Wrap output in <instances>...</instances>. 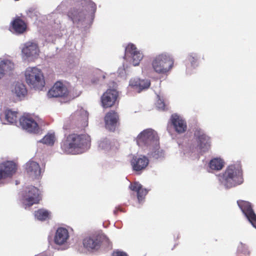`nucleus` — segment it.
I'll use <instances>...</instances> for the list:
<instances>
[{
    "label": "nucleus",
    "instance_id": "6",
    "mask_svg": "<svg viewBox=\"0 0 256 256\" xmlns=\"http://www.w3.org/2000/svg\"><path fill=\"white\" fill-rule=\"evenodd\" d=\"M109 239L104 234H94L86 237L83 240L84 247L88 250H98L102 244H109Z\"/></svg>",
    "mask_w": 256,
    "mask_h": 256
},
{
    "label": "nucleus",
    "instance_id": "2",
    "mask_svg": "<svg viewBox=\"0 0 256 256\" xmlns=\"http://www.w3.org/2000/svg\"><path fill=\"white\" fill-rule=\"evenodd\" d=\"M90 138L87 134H68L61 144V148L66 154H76L90 144Z\"/></svg>",
    "mask_w": 256,
    "mask_h": 256
},
{
    "label": "nucleus",
    "instance_id": "23",
    "mask_svg": "<svg viewBox=\"0 0 256 256\" xmlns=\"http://www.w3.org/2000/svg\"><path fill=\"white\" fill-rule=\"evenodd\" d=\"M150 85V81L148 80H140L138 78H134L131 79L130 82V86L136 88H138L140 90L148 88Z\"/></svg>",
    "mask_w": 256,
    "mask_h": 256
},
{
    "label": "nucleus",
    "instance_id": "15",
    "mask_svg": "<svg viewBox=\"0 0 256 256\" xmlns=\"http://www.w3.org/2000/svg\"><path fill=\"white\" fill-rule=\"evenodd\" d=\"M126 54L130 55L132 58V63L134 66L139 64L143 58L142 54L138 50L136 46L134 44H129L126 48Z\"/></svg>",
    "mask_w": 256,
    "mask_h": 256
},
{
    "label": "nucleus",
    "instance_id": "33",
    "mask_svg": "<svg viewBox=\"0 0 256 256\" xmlns=\"http://www.w3.org/2000/svg\"><path fill=\"white\" fill-rule=\"evenodd\" d=\"M54 142V136L52 134H48L42 140V142L48 145H52Z\"/></svg>",
    "mask_w": 256,
    "mask_h": 256
},
{
    "label": "nucleus",
    "instance_id": "38",
    "mask_svg": "<svg viewBox=\"0 0 256 256\" xmlns=\"http://www.w3.org/2000/svg\"><path fill=\"white\" fill-rule=\"evenodd\" d=\"M112 256H128V254L123 251L116 250L112 254Z\"/></svg>",
    "mask_w": 256,
    "mask_h": 256
},
{
    "label": "nucleus",
    "instance_id": "17",
    "mask_svg": "<svg viewBox=\"0 0 256 256\" xmlns=\"http://www.w3.org/2000/svg\"><path fill=\"white\" fill-rule=\"evenodd\" d=\"M40 50L36 44L28 42L24 44L22 50V54L27 58H36L39 54Z\"/></svg>",
    "mask_w": 256,
    "mask_h": 256
},
{
    "label": "nucleus",
    "instance_id": "31",
    "mask_svg": "<svg viewBox=\"0 0 256 256\" xmlns=\"http://www.w3.org/2000/svg\"><path fill=\"white\" fill-rule=\"evenodd\" d=\"M98 148L102 150H108L110 148V144L107 138H104L98 142Z\"/></svg>",
    "mask_w": 256,
    "mask_h": 256
},
{
    "label": "nucleus",
    "instance_id": "3",
    "mask_svg": "<svg viewBox=\"0 0 256 256\" xmlns=\"http://www.w3.org/2000/svg\"><path fill=\"white\" fill-rule=\"evenodd\" d=\"M137 144L154 150L159 148V138L157 132L152 129H146L142 132L136 137Z\"/></svg>",
    "mask_w": 256,
    "mask_h": 256
},
{
    "label": "nucleus",
    "instance_id": "27",
    "mask_svg": "<svg viewBox=\"0 0 256 256\" xmlns=\"http://www.w3.org/2000/svg\"><path fill=\"white\" fill-rule=\"evenodd\" d=\"M72 118H74L78 119L82 123H84V125H87L88 114L84 110H80L76 112L72 116Z\"/></svg>",
    "mask_w": 256,
    "mask_h": 256
},
{
    "label": "nucleus",
    "instance_id": "11",
    "mask_svg": "<svg viewBox=\"0 0 256 256\" xmlns=\"http://www.w3.org/2000/svg\"><path fill=\"white\" fill-rule=\"evenodd\" d=\"M20 123L22 128L28 132L37 133L39 131V126L36 121L30 115L22 116L20 118Z\"/></svg>",
    "mask_w": 256,
    "mask_h": 256
},
{
    "label": "nucleus",
    "instance_id": "24",
    "mask_svg": "<svg viewBox=\"0 0 256 256\" xmlns=\"http://www.w3.org/2000/svg\"><path fill=\"white\" fill-rule=\"evenodd\" d=\"M12 91L14 94L20 98L24 97L27 94L25 85L18 82L14 84Z\"/></svg>",
    "mask_w": 256,
    "mask_h": 256
},
{
    "label": "nucleus",
    "instance_id": "20",
    "mask_svg": "<svg viewBox=\"0 0 256 256\" xmlns=\"http://www.w3.org/2000/svg\"><path fill=\"white\" fill-rule=\"evenodd\" d=\"M69 238L68 230L64 228H59L56 230L54 236V242L58 245L65 244Z\"/></svg>",
    "mask_w": 256,
    "mask_h": 256
},
{
    "label": "nucleus",
    "instance_id": "21",
    "mask_svg": "<svg viewBox=\"0 0 256 256\" xmlns=\"http://www.w3.org/2000/svg\"><path fill=\"white\" fill-rule=\"evenodd\" d=\"M11 26L12 29L17 34H23L27 28L26 24L20 17H16L12 20Z\"/></svg>",
    "mask_w": 256,
    "mask_h": 256
},
{
    "label": "nucleus",
    "instance_id": "29",
    "mask_svg": "<svg viewBox=\"0 0 256 256\" xmlns=\"http://www.w3.org/2000/svg\"><path fill=\"white\" fill-rule=\"evenodd\" d=\"M5 118L6 120L10 123L16 122L18 119L17 112L10 110H7L5 111Z\"/></svg>",
    "mask_w": 256,
    "mask_h": 256
},
{
    "label": "nucleus",
    "instance_id": "5",
    "mask_svg": "<svg viewBox=\"0 0 256 256\" xmlns=\"http://www.w3.org/2000/svg\"><path fill=\"white\" fill-rule=\"evenodd\" d=\"M26 83L35 89L42 90L45 82L42 70L36 67H29L25 72Z\"/></svg>",
    "mask_w": 256,
    "mask_h": 256
},
{
    "label": "nucleus",
    "instance_id": "34",
    "mask_svg": "<svg viewBox=\"0 0 256 256\" xmlns=\"http://www.w3.org/2000/svg\"><path fill=\"white\" fill-rule=\"evenodd\" d=\"M94 76L96 80H93L92 82L96 83L98 81L103 80L105 78V74L100 70H97L94 72Z\"/></svg>",
    "mask_w": 256,
    "mask_h": 256
},
{
    "label": "nucleus",
    "instance_id": "35",
    "mask_svg": "<svg viewBox=\"0 0 256 256\" xmlns=\"http://www.w3.org/2000/svg\"><path fill=\"white\" fill-rule=\"evenodd\" d=\"M78 2H80L82 4L90 6L92 10L94 12H96V4L91 0H78Z\"/></svg>",
    "mask_w": 256,
    "mask_h": 256
},
{
    "label": "nucleus",
    "instance_id": "22",
    "mask_svg": "<svg viewBox=\"0 0 256 256\" xmlns=\"http://www.w3.org/2000/svg\"><path fill=\"white\" fill-rule=\"evenodd\" d=\"M130 189L137 193V198L139 202L142 201L147 194L148 190L146 188H142V186L138 182H135L130 184Z\"/></svg>",
    "mask_w": 256,
    "mask_h": 256
},
{
    "label": "nucleus",
    "instance_id": "37",
    "mask_svg": "<svg viewBox=\"0 0 256 256\" xmlns=\"http://www.w3.org/2000/svg\"><path fill=\"white\" fill-rule=\"evenodd\" d=\"M157 107L159 109H161L162 110H166V104L164 102V101L160 98L158 100L156 103Z\"/></svg>",
    "mask_w": 256,
    "mask_h": 256
},
{
    "label": "nucleus",
    "instance_id": "25",
    "mask_svg": "<svg viewBox=\"0 0 256 256\" xmlns=\"http://www.w3.org/2000/svg\"><path fill=\"white\" fill-rule=\"evenodd\" d=\"M14 64L9 60L2 61L0 62V80L4 76L5 72L13 70Z\"/></svg>",
    "mask_w": 256,
    "mask_h": 256
},
{
    "label": "nucleus",
    "instance_id": "19",
    "mask_svg": "<svg viewBox=\"0 0 256 256\" xmlns=\"http://www.w3.org/2000/svg\"><path fill=\"white\" fill-rule=\"evenodd\" d=\"M170 120L176 131L178 133L182 134L186 131L187 128L186 123L179 116L176 114L172 115Z\"/></svg>",
    "mask_w": 256,
    "mask_h": 256
},
{
    "label": "nucleus",
    "instance_id": "39",
    "mask_svg": "<svg viewBox=\"0 0 256 256\" xmlns=\"http://www.w3.org/2000/svg\"><path fill=\"white\" fill-rule=\"evenodd\" d=\"M118 212H124V211L123 210V209L120 208V206L116 207L115 210H114V214L116 216L118 214Z\"/></svg>",
    "mask_w": 256,
    "mask_h": 256
},
{
    "label": "nucleus",
    "instance_id": "9",
    "mask_svg": "<svg viewBox=\"0 0 256 256\" xmlns=\"http://www.w3.org/2000/svg\"><path fill=\"white\" fill-rule=\"evenodd\" d=\"M17 170L16 164L12 161H6L0 164V180L11 178Z\"/></svg>",
    "mask_w": 256,
    "mask_h": 256
},
{
    "label": "nucleus",
    "instance_id": "32",
    "mask_svg": "<svg viewBox=\"0 0 256 256\" xmlns=\"http://www.w3.org/2000/svg\"><path fill=\"white\" fill-rule=\"evenodd\" d=\"M238 254H242L248 256L250 254V252L248 250V246L242 242H240V245L238 246Z\"/></svg>",
    "mask_w": 256,
    "mask_h": 256
},
{
    "label": "nucleus",
    "instance_id": "18",
    "mask_svg": "<svg viewBox=\"0 0 256 256\" xmlns=\"http://www.w3.org/2000/svg\"><path fill=\"white\" fill-rule=\"evenodd\" d=\"M26 170L30 176L38 178L41 174V169L38 163L34 161H29L26 164Z\"/></svg>",
    "mask_w": 256,
    "mask_h": 256
},
{
    "label": "nucleus",
    "instance_id": "26",
    "mask_svg": "<svg viewBox=\"0 0 256 256\" xmlns=\"http://www.w3.org/2000/svg\"><path fill=\"white\" fill-rule=\"evenodd\" d=\"M224 162L220 158H214L209 163L210 168L213 170H220L224 166Z\"/></svg>",
    "mask_w": 256,
    "mask_h": 256
},
{
    "label": "nucleus",
    "instance_id": "12",
    "mask_svg": "<svg viewBox=\"0 0 256 256\" xmlns=\"http://www.w3.org/2000/svg\"><path fill=\"white\" fill-rule=\"evenodd\" d=\"M118 92L114 89H108L101 96L102 106L104 108H110L115 104Z\"/></svg>",
    "mask_w": 256,
    "mask_h": 256
},
{
    "label": "nucleus",
    "instance_id": "10",
    "mask_svg": "<svg viewBox=\"0 0 256 256\" xmlns=\"http://www.w3.org/2000/svg\"><path fill=\"white\" fill-rule=\"evenodd\" d=\"M198 146L202 152H206L210 148V138L206 136L201 129H197L194 132Z\"/></svg>",
    "mask_w": 256,
    "mask_h": 256
},
{
    "label": "nucleus",
    "instance_id": "36",
    "mask_svg": "<svg viewBox=\"0 0 256 256\" xmlns=\"http://www.w3.org/2000/svg\"><path fill=\"white\" fill-rule=\"evenodd\" d=\"M198 60V56L196 54H192L188 56V60L191 63L192 66H194Z\"/></svg>",
    "mask_w": 256,
    "mask_h": 256
},
{
    "label": "nucleus",
    "instance_id": "30",
    "mask_svg": "<svg viewBox=\"0 0 256 256\" xmlns=\"http://www.w3.org/2000/svg\"><path fill=\"white\" fill-rule=\"evenodd\" d=\"M80 12H79L76 8H72L68 12V18L74 22L76 21L80 20Z\"/></svg>",
    "mask_w": 256,
    "mask_h": 256
},
{
    "label": "nucleus",
    "instance_id": "4",
    "mask_svg": "<svg viewBox=\"0 0 256 256\" xmlns=\"http://www.w3.org/2000/svg\"><path fill=\"white\" fill-rule=\"evenodd\" d=\"M174 59L169 55L162 54L152 60V65L154 71L158 74H166L174 66Z\"/></svg>",
    "mask_w": 256,
    "mask_h": 256
},
{
    "label": "nucleus",
    "instance_id": "8",
    "mask_svg": "<svg viewBox=\"0 0 256 256\" xmlns=\"http://www.w3.org/2000/svg\"><path fill=\"white\" fill-rule=\"evenodd\" d=\"M237 204L252 225L256 228V214L252 204L243 200H238Z\"/></svg>",
    "mask_w": 256,
    "mask_h": 256
},
{
    "label": "nucleus",
    "instance_id": "16",
    "mask_svg": "<svg viewBox=\"0 0 256 256\" xmlns=\"http://www.w3.org/2000/svg\"><path fill=\"white\" fill-rule=\"evenodd\" d=\"M130 164L134 170L140 172L144 170L149 164V160L146 156H133Z\"/></svg>",
    "mask_w": 256,
    "mask_h": 256
},
{
    "label": "nucleus",
    "instance_id": "13",
    "mask_svg": "<svg viewBox=\"0 0 256 256\" xmlns=\"http://www.w3.org/2000/svg\"><path fill=\"white\" fill-rule=\"evenodd\" d=\"M104 121L105 128L110 131L114 132L119 124V114L116 111L111 110L106 114Z\"/></svg>",
    "mask_w": 256,
    "mask_h": 256
},
{
    "label": "nucleus",
    "instance_id": "1",
    "mask_svg": "<svg viewBox=\"0 0 256 256\" xmlns=\"http://www.w3.org/2000/svg\"><path fill=\"white\" fill-rule=\"evenodd\" d=\"M219 176L220 182L226 188L242 184L244 178L240 163L238 162L228 166Z\"/></svg>",
    "mask_w": 256,
    "mask_h": 256
},
{
    "label": "nucleus",
    "instance_id": "7",
    "mask_svg": "<svg viewBox=\"0 0 256 256\" xmlns=\"http://www.w3.org/2000/svg\"><path fill=\"white\" fill-rule=\"evenodd\" d=\"M23 198L29 206L38 204L41 200L39 190L34 186L26 188L23 194Z\"/></svg>",
    "mask_w": 256,
    "mask_h": 256
},
{
    "label": "nucleus",
    "instance_id": "14",
    "mask_svg": "<svg viewBox=\"0 0 256 256\" xmlns=\"http://www.w3.org/2000/svg\"><path fill=\"white\" fill-rule=\"evenodd\" d=\"M68 94L67 88L60 82H56L48 92V95L50 98L65 97Z\"/></svg>",
    "mask_w": 256,
    "mask_h": 256
},
{
    "label": "nucleus",
    "instance_id": "28",
    "mask_svg": "<svg viewBox=\"0 0 256 256\" xmlns=\"http://www.w3.org/2000/svg\"><path fill=\"white\" fill-rule=\"evenodd\" d=\"M50 212L44 209H39L35 211L34 216L38 220L44 221L48 219L50 217Z\"/></svg>",
    "mask_w": 256,
    "mask_h": 256
}]
</instances>
